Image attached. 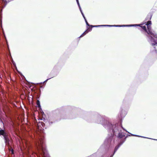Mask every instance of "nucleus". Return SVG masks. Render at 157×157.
I'll list each match as a JSON object with an SVG mask.
<instances>
[{"instance_id":"obj_1","label":"nucleus","mask_w":157,"mask_h":157,"mask_svg":"<svg viewBox=\"0 0 157 157\" xmlns=\"http://www.w3.org/2000/svg\"><path fill=\"white\" fill-rule=\"evenodd\" d=\"M105 128L107 130L109 133H112L113 135L117 139H118L119 140L118 144L121 140L124 139L126 137L124 138L126 134L124 131H125L126 132H128L122 127L121 124H113L109 122Z\"/></svg>"},{"instance_id":"obj_2","label":"nucleus","mask_w":157,"mask_h":157,"mask_svg":"<svg viewBox=\"0 0 157 157\" xmlns=\"http://www.w3.org/2000/svg\"><path fill=\"white\" fill-rule=\"evenodd\" d=\"M85 119L89 122H94L101 124L105 128L109 122L108 118L105 116H102L96 113H93L89 119Z\"/></svg>"},{"instance_id":"obj_3","label":"nucleus","mask_w":157,"mask_h":157,"mask_svg":"<svg viewBox=\"0 0 157 157\" xmlns=\"http://www.w3.org/2000/svg\"><path fill=\"white\" fill-rule=\"evenodd\" d=\"M37 151L39 153L44 156L47 153L44 137H40L35 142Z\"/></svg>"},{"instance_id":"obj_4","label":"nucleus","mask_w":157,"mask_h":157,"mask_svg":"<svg viewBox=\"0 0 157 157\" xmlns=\"http://www.w3.org/2000/svg\"><path fill=\"white\" fill-rule=\"evenodd\" d=\"M116 137L113 135L112 133L108 134L107 137L105 140L104 144L107 147H112L114 144Z\"/></svg>"},{"instance_id":"obj_5","label":"nucleus","mask_w":157,"mask_h":157,"mask_svg":"<svg viewBox=\"0 0 157 157\" xmlns=\"http://www.w3.org/2000/svg\"><path fill=\"white\" fill-rule=\"evenodd\" d=\"M3 136L6 144L8 147H10V141L7 133L3 130H0V136Z\"/></svg>"},{"instance_id":"obj_6","label":"nucleus","mask_w":157,"mask_h":157,"mask_svg":"<svg viewBox=\"0 0 157 157\" xmlns=\"http://www.w3.org/2000/svg\"><path fill=\"white\" fill-rule=\"evenodd\" d=\"M148 41L151 43V45L155 48V46H157V35L154 36L153 37L152 36H150L148 40Z\"/></svg>"},{"instance_id":"obj_7","label":"nucleus","mask_w":157,"mask_h":157,"mask_svg":"<svg viewBox=\"0 0 157 157\" xmlns=\"http://www.w3.org/2000/svg\"><path fill=\"white\" fill-rule=\"evenodd\" d=\"M127 136H126L124 138V139L123 140H121L120 141L119 143V144H118L115 147V148L114 150V152H113V153L111 155L110 157H113L114 155V154L116 152V151H117V150L119 148V147L125 141V140H126V138H127Z\"/></svg>"},{"instance_id":"obj_8","label":"nucleus","mask_w":157,"mask_h":157,"mask_svg":"<svg viewBox=\"0 0 157 157\" xmlns=\"http://www.w3.org/2000/svg\"><path fill=\"white\" fill-rule=\"evenodd\" d=\"M147 33L148 35H147V36L148 37V40L150 36H152L153 37H154V36L155 35H156L157 34H154L151 32V27L150 25L147 26Z\"/></svg>"},{"instance_id":"obj_9","label":"nucleus","mask_w":157,"mask_h":157,"mask_svg":"<svg viewBox=\"0 0 157 157\" xmlns=\"http://www.w3.org/2000/svg\"><path fill=\"white\" fill-rule=\"evenodd\" d=\"M126 106H125V104L124 102V101H123V105L122 106L121 109V117H124L125 115L127 114L126 112L124 111V114H123V108L125 109Z\"/></svg>"},{"instance_id":"obj_10","label":"nucleus","mask_w":157,"mask_h":157,"mask_svg":"<svg viewBox=\"0 0 157 157\" xmlns=\"http://www.w3.org/2000/svg\"><path fill=\"white\" fill-rule=\"evenodd\" d=\"M152 17V14L151 13H149L147 16V17L145 18L146 21H150Z\"/></svg>"},{"instance_id":"obj_11","label":"nucleus","mask_w":157,"mask_h":157,"mask_svg":"<svg viewBox=\"0 0 157 157\" xmlns=\"http://www.w3.org/2000/svg\"><path fill=\"white\" fill-rule=\"evenodd\" d=\"M135 25H117L116 26H116V27H132V26H134Z\"/></svg>"},{"instance_id":"obj_12","label":"nucleus","mask_w":157,"mask_h":157,"mask_svg":"<svg viewBox=\"0 0 157 157\" xmlns=\"http://www.w3.org/2000/svg\"><path fill=\"white\" fill-rule=\"evenodd\" d=\"M44 119V121L45 122V123L46 124H49V125H51V124H52L53 123V122H52V121L50 122L49 121H48V120H46L45 119Z\"/></svg>"},{"instance_id":"obj_13","label":"nucleus","mask_w":157,"mask_h":157,"mask_svg":"<svg viewBox=\"0 0 157 157\" xmlns=\"http://www.w3.org/2000/svg\"><path fill=\"white\" fill-rule=\"evenodd\" d=\"M90 27H91V28L98 27H103V25H90Z\"/></svg>"},{"instance_id":"obj_14","label":"nucleus","mask_w":157,"mask_h":157,"mask_svg":"<svg viewBox=\"0 0 157 157\" xmlns=\"http://www.w3.org/2000/svg\"><path fill=\"white\" fill-rule=\"evenodd\" d=\"M104 26H108V27H116L119 26H116V25H103V27Z\"/></svg>"},{"instance_id":"obj_15","label":"nucleus","mask_w":157,"mask_h":157,"mask_svg":"<svg viewBox=\"0 0 157 157\" xmlns=\"http://www.w3.org/2000/svg\"><path fill=\"white\" fill-rule=\"evenodd\" d=\"M92 30V29L91 28L90 29H89V28H88L84 32L86 34L88 33L89 32L91 31Z\"/></svg>"},{"instance_id":"obj_16","label":"nucleus","mask_w":157,"mask_h":157,"mask_svg":"<svg viewBox=\"0 0 157 157\" xmlns=\"http://www.w3.org/2000/svg\"><path fill=\"white\" fill-rule=\"evenodd\" d=\"M141 27L142 28V29L144 30L146 32H147V29H146V26H141Z\"/></svg>"},{"instance_id":"obj_17","label":"nucleus","mask_w":157,"mask_h":157,"mask_svg":"<svg viewBox=\"0 0 157 157\" xmlns=\"http://www.w3.org/2000/svg\"><path fill=\"white\" fill-rule=\"evenodd\" d=\"M36 104L38 107H40V102L39 100H37L36 102Z\"/></svg>"},{"instance_id":"obj_18","label":"nucleus","mask_w":157,"mask_h":157,"mask_svg":"<svg viewBox=\"0 0 157 157\" xmlns=\"http://www.w3.org/2000/svg\"><path fill=\"white\" fill-rule=\"evenodd\" d=\"M151 21H147L146 23V25L147 26L149 25H151Z\"/></svg>"},{"instance_id":"obj_19","label":"nucleus","mask_w":157,"mask_h":157,"mask_svg":"<svg viewBox=\"0 0 157 157\" xmlns=\"http://www.w3.org/2000/svg\"><path fill=\"white\" fill-rule=\"evenodd\" d=\"M128 133H130V134H129V135H128L127 136H125V137H124V138L125 137H126L127 136V137L128 136H135V134H131V133H130V132H128ZM127 138H126V139Z\"/></svg>"},{"instance_id":"obj_20","label":"nucleus","mask_w":157,"mask_h":157,"mask_svg":"<svg viewBox=\"0 0 157 157\" xmlns=\"http://www.w3.org/2000/svg\"><path fill=\"white\" fill-rule=\"evenodd\" d=\"M135 136H137V137H141L144 138H148V139H151V138H147V137H145L141 136H140L136 135H135Z\"/></svg>"},{"instance_id":"obj_21","label":"nucleus","mask_w":157,"mask_h":157,"mask_svg":"<svg viewBox=\"0 0 157 157\" xmlns=\"http://www.w3.org/2000/svg\"><path fill=\"white\" fill-rule=\"evenodd\" d=\"M84 20H85V22H86V25L87 26H90V25H90L89 24V23H88V22H87V20H86V19H85Z\"/></svg>"},{"instance_id":"obj_22","label":"nucleus","mask_w":157,"mask_h":157,"mask_svg":"<svg viewBox=\"0 0 157 157\" xmlns=\"http://www.w3.org/2000/svg\"><path fill=\"white\" fill-rule=\"evenodd\" d=\"M52 78H48L46 80H45L43 82H41V83H44L45 82H46L48 80H49V79H51V78H52Z\"/></svg>"},{"instance_id":"obj_23","label":"nucleus","mask_w":157,"mask_h":157,"mask_svg":"<svg viewBox=\"0 0 157 157\" xmlns=\"http://www.w3.org/2000/svg\"><path fill=\"white\" fill-rule=\"evenodd\" d=\"M76 2L77 3V5L78 6H80V5L79 2L78 0H76Z\"/></svg>"},{"instance_id":"obj_24","label":"nucleus","mask_w":157,"mask_h":157,"mask_svg":"<svg viewBox=\"0 0 157 157\" xmlns=\"http://www.w3.org/2000/svg\"><path fill=\"white\" fill-rule=\"evenodd\" d=\"M86 34L85 33H83L79 37H82L83 36H85Z\"/></svg>"},{"instance_id":"obj_25","label":"nucleus","mask_w":157,"mask_h":157,"mask_svg":"<svg viewBox=\"0 0 157 157\" xmlns=\"http://www.w3.org/2000/svg\"><path fill=\"white\" fill-rule=\"evenodd\" d=\"M135 25L134 26H133V27L136 26H140V25H139V24H134V25Z\"/></svg>"},{"instance_id":"obj_26","label":"nucleus","mask_w":157,"mask_h":157,"mask_svg":"<svg viewBox=\"0 0 157 157\" xmlns=\"http://www.w3.org/2000/svg\"><path fill=\"white\" fill-rule=\"evenodd\" d=\"M11 152L12 154H13L14 153V151L13 150L12 148L11 150Z\"/></svg>"},{"instance_id":"obj_27","label":"nucleus","mask_w":157,"mask_h":157,"mask_svg":"<svg viewBox=\"0 0 157 157\" xmlns=\"http://www.w3.org/2000/svg\"><path fill=\"white\" fill-rule=\"evenodd\" d=\"M81 14H82V17H83L84 19H86L83 13H81Z\"/></svg>"},{"instance_id":"obj_28","label":"nucleus","mask_w":157,"mask_h":157,"mask_svg":"<svg viewBox=\"0 0 157 157\" xmlns=\"http://www.w3.org/2000/svg\"><path fill=\"white\" fill-rule=\"evenodd\" d=\"M41 125H42V126L43 127H44V126L45 125V124L43 122H42L41 123Z\"/></svg>"},{"instance_id":"obj_29","label":"nucleus","mask_w":157,"mask_h":157,"mask_svg":"<svg viewBox=\"0 0 157 157\" xmlns=\"http://www.w3.org/2000/svg\"><path fill=\"white\" fill-rule=\"evenodd\" d=\"M78 7H79V10H80H80H82V9H81V7L80 6H78Z\"/></svg>"},{"instance_id":"obj_30","label":"nucleus","mask_w":157,"mask_h":157,"mask_svg":"<svg viewBox=\"0 0 157 157\" xmlns=\"http://www.w3.org/2000/svg\"><path fill=\"white\" fill-rule=\"evenodd\" d=\"M78 7H79V10H80H80H82V9H81V7L80 6H78Z\"/></svg>"},{"instance_id":"obj_31","label":"nucleus","mask_w":157,"mask_h":157,"mask_svg":"<svg viewBox=\"0 0 157 157\" xmlns=\"http://www.w3.org/2000/svg\"><path fill=\"white\" fill-rule=\"evenodd\" d=\"M13 65H14V66H15V67H16V64H15V63H14V62L13 63Z\"/></svg>"},{"instance_id":"obj_32","label":"nucleus","mask_w":157,"mask_h":157,"mask_svg":"<svg viewBox=\"0 0 157 157\" xmlns=\"http://www.w3.org/2000/svg\"><path fill=\"white\" fill-rule=\"evenodd\" d=\"M80 12H81V13H83V12H82V10H80Z\"/></svg>"},{"instance_id":"obj_33","label":"nucleus","mask_w":157,"mask_h":157,"mask_svg":"<svg viewBox=\"0 0 157 157\" xmlns=\"http://www.w3.org/2000/svg\"><path fill=\"white\" fill-rule=\"evenodd\" d=\"M152 139V140H157V139Z\"/></svg>"},{"instance_id":"obj_34","label":"nucleus","mask_w":157,"mask_h":157,"mask_svg":"<svg viewBox=\"0 0 157 157\" xmlns=\"http://www.w3.org/2000/svg\"><path fill=\"white\" fill-rule=\"evenodd\" d=\"M21 75L23 76L24 78H25L24 76L23 75Z\"/></svg>"}]
</instances>
